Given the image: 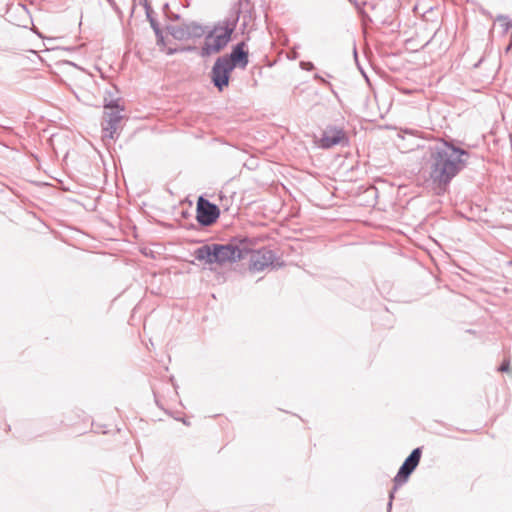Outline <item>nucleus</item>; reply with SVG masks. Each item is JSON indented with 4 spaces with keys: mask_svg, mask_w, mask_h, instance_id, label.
Listing matches in <instances>:
<instances>
[{
    "mask_svg": "<svg viewBox=\"0 0 512 512\" xmlns=\"http://www.w3.org/2000/svg\"><path fill=\"white\" fill-rule=\"evenodd\" d=\"M167 29L174 39L180 41L201 38L205 34L204 27L196 22L171 25Z\"/></svg>",
    "mask_w": 512,
    "mask_h": 512,
    "instance_id": "obj_4",
    "label": "nucleus"
},
{
    "mask_svg": "<svg viewBox=\"0 0 512 512\" xmlns=\"http://www.w3.org/2000/svg\"><path fill=\"white\" fill-rule=\"evenodd\" d=\"M348 137L343 128L329 125L322 133L321 138L318 140V146L323 149H330L334 146L348 145Z\"/></svg>",
    "mask_w": 512,
    "mask_h": 512,
    "instance_id": "obj_5",
    "label": "nucleus"
},
{
    "mask_svg": "<svg viewBox=\"0 0 512 512\" xmlns=\"http://www.w3.org/2000/svg\"><path fill=\"white\" fill-rule=\"evenodd\" d=\"M249 253L248 240L244 239L238 244L229 243L226 245L212 244L204 245L196 250V258L208 264L232 263L246 257Z\"/></svg>",
    "mask_w": 512,
    "mask_h": 512,
    "instance_id": "obj_2",
    "label": "nucleus"
},
{
    "mask_svg": "<svg viewBox=\"0 0 512 512\" xmlns=\"http://www.w3.org/2000/svg\"><path fill=\"white\" fill-rule=\"evenodd\" d=\"M300 66L302 69H305V70H312L314 67L311 62H300Z\"/></svg>",
    "mask_w": 512,
    "mask_h": 512,
    "instance_id": "obj_15",
    "label": "nucleus"
},
{
    "mask_svg": "<svg viewBox=\"0 0 512 512\" xmlns=\"http://www.w3.org/2000/svg\"><path fill=\"white\" fill-rule=\"evenodd\" d=\"M245 42H240L233 47L229 55L221 56V59H226V62L234 70L236 67L241 69L246 68L249 62L248 51L245 49Z\"/></svg>",
    "mask_w": 512,
    "mask_h": 512,
    "instance_id": "obj_9",
    "label": "nucleus"
},
{
    "mask_svg": "<svg viewBox=\"0 0 512 512\" xmlns=\"http://www.w3.org/2000/svg\"><path fill=\"white\" fill-rule=\"evenodd\" d=\"M79 73H80V75L82 76V78H83V82H84V83H87V84H91V83H92V81H91L90 77L85 76L81 71H80Z\"/></svg>",
    "mask_w": 512,
    "mask_h": 512,
    "instance_id": "obj_18",
    "label": "nucleus"
},
{
    "mask_svg": "<svg viewBox=\"0 0 512 512\" xmlns=\"http://www.w3.org/2000/svg\"><path fill=\"white\" fill-rule=\"evenodd\" d=\"M233 71L231 66L226 62V59L220 57L215 61L212 71L211 79L214 85L222 91L224 87L228 86L230 73Z\"/></svg>",
    "mask_w": 512,
    "mask_h": 512,
    "instance_id": "obj_7",
    "label": "nucleus"
},
{
    "mask_svg": "<svg viewBox=\"0 0 512 512\" xmlns=\"http://www.w3.org/2000/svg\"><path fill=\"white\" fill-rule=\"evenodd\" d=\"M469 153L451 143L443 141L431 149L427 162V182L437 195L444 194L453 178L467 164Z\"/></svg>",
    "mask_w": 512,
    "mask_h": 512,
    "instance_id": "obj_1",
    "label": "nucleus"
},
{
    "mask_svg": "<svg viewBox=\"0 0 512 512\" xmlns=\"http://www.w3.org/2000/svg\"><path fill=\"white\" fill-rule=\"evenodd\" d=\"M292 210H293V207H291V206H290V208H289V211H290V217L294 216V214H293Z\"/></svg>",
    "mask_w": 512,
    "mask_h": 512,
    "instance_id": "obj_20",
    "label": "nucleus"
},
{
    "mask_svg": "<svg viewBox=\"0 0 512 512\" xmlns=\"http://www.w3.org/2000/svg\"><path fill=\"white\" fill-rule=\"evenodd\" d=\"M315 78H316V79H320L321 81H323V82H324V80H323L319 75H317V74L315 75Z\"/></svg>",
    "mask_w": 512,
    "mask_h": 512,
    "instance_id": "obj_21",
    "label": "nucleus"
},
{
    "mask_svg": "<svg viewBox=\"0 0 512 512\" xmlns=\"http://www.w3.org/2000/svg\"><path fill=\"white\" fill-rule=\"evenodd\" d=\"M248 254H250L249 268L253 271H262L272 265L275 260L274 253L267 248L259 250H251L249 248Z\"/></svg>",
    "mask_w": 512,
    "mask_h": 512,
    "instance_id": "obj_6",
    "label": "nucleus"
},
{
    "mask_svg": "<svg viewBox=\"0 0 512 512\" xmlns=\"http://www.w3.org/2000/svg\"><path fill=\"white\" fill-rule=\"evenodd\" d=\"M121 119L122 116L119 111L111 110L110 112L105 113V122L103 124L104 139L112 140L115 138Z\"/></svg>",
    "mask_w": 512,
    "mask_h": 512,
    "instance_id": "obj_11",
    "label": "nucleus"
},
{
    "mask_svg": "<svg viewBox=\"0 0 512 512\" xmlns=\"http://www.w3.org/2000/svg\"><path fill=\"white\" fill-rule=\"evenodd\" d=\"M509 370V362L508 361H505L501 364V366L499 367V371L501 372H507Z\"/></svg>",
    "mask_w": 512,
    "mask_h": 512,
    "instance_id": "obj_16",
    "label": "nucleus"
},
{
    "mask_svg": "<svg viewBox=\"0 0 512 512\" xmlns=\"http://www.w3.org/2000/svg\"><path fill=\"white\" fill-rule=\"evenodd\" d=\"M219 217V208L200 197L197 202V220L204 226L213 224Z\"/></svg>",
    "mask_w": 512,
    "mask_h": 512,
    "instance_id": "obj_8",
    "label": "nucleus"
},
{
    "mask_svg": "<svg viewBox=\"0 0 512 512\" xmlns=\"http://www.w3.org/2000/svg\"><path fill=\"white\" fill-rule=\"evenodd\" d=\"M420 457V448L414 449L410 456L405 460L403 465L400 467L398 474L395 476L394 482L396 485H400L408 479L409 475L414 471V469L419 464Z\"/></svg>",
    "mask_w": 512,
    "mask_h": 512,
    "instance_id": "obj_10",
    "label": "nucleus"
},
{
    "mask_svg": "<svg viewBox=\"0 0 512 512\" xmlns=\"http://www.w3.org/2000/svg\"><path fill=\"white\" fill-rule=\"evenodd\" d=\"M233 31L234 25L227 22L224 25L215 26L213 30L205 36L201 55L209 56L220 52L231 40Z\"/></svg>",
    "mask_w": 512,
    "mask_h": 512,
    "instance_id": "obj_3",
    "label": "nucleus"
},
{
    "mask_svg": "<svg viewBox=\"0 0 512 512\" xmlns=\"http://www.w3.org/2000/svg\"><path fill=\"white\" fill-rule=\"evenodd\" d=\"M496 22L501 27L503 33H507L512 28V24L506 16H498Z\"/></svg>",
    "mask_w": 512,
    "mask_h": 512,
    "instance_id": "obj_13",
    "label": "nucleus"
},
{
    "mask_svg": "<svg viewBox=\"0 0 512 512\" xmlns=\"http://www.w3.org/2000/svg\"><path fill=\"white\" fill-rule=\"evenodd\" d=\"M295 57H296V53L290 51L289 59H292V58H295Z\"/></svg>",
    "mask_w": 512,
    "mask_h": 512,
    "instance_id": "obj_19",
    "label": "nucleus"
},
{
    "mask_svg": "<svg viewBox=\"0 0 512 512\" xmlns=\"http://www.w3.org/2000/svg\"><path fill=\"white\" fill-rule=\"evenodd\" d=\"M14 14L23 17V21H20V22L16 23V25L23 26V27H27L28 26V24L30 23V19H29V16H28V11L26 10V8L24 6L19 5V6L15 7L14 9H12L9 12V15L11 17Z\"/></svg>",
    "mask_w": 512,
    "mask_h": 512,
    "instance_id": "obj_12",
    "label": "nucleus"
},
{
    "mask_svg": "<svg viewBox=\"0 0 512 512\" xmlns=\"http://www.w3.org/2000/svg\"><path fill=\"white\" fill-rule=\"evenodd\" d=\"M150 24H151V27L153 28L155 34H159L160 28L158 26V23L154 19L150 18Z\"/></svg>",
    "mask_w": 512,
    "mask_h": 512,
    "instance_id": "obj_14",
    "label": "nucleus"
},
{
    "mask_svg": "<svg viewBox=\"0 0 512 512\" xmlns=\"http://www.w3.org/2000/svg\"><path fill=\"white\" fill-rule=\"evenodd\" d=\"M155 35L157 37V43L158 44H163L164 43V37L162 35L161 30H159V34H155Z\"/></svg>",
    "mask_w": 512,
    "mask_h": 512,
    "instance_id": "obj_17",
    "label": "nucleus"
}]
</instances>
